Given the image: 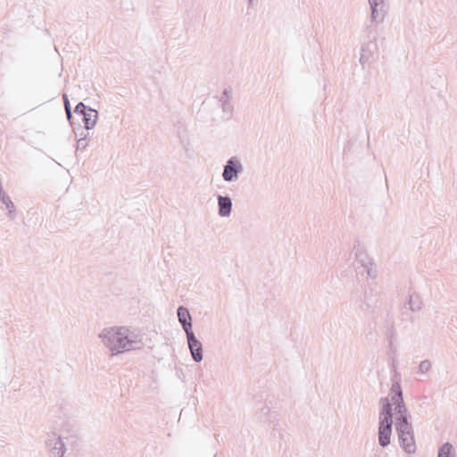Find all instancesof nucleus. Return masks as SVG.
<instances>
[{"label": "nucleus", "instance_id": "nucleus-1", "mask_svg": "<svg viewBox=\"0 0 457 457\" xmlns=\"http://www.w3.org/2000/svg\"><path fill=\"white\" fill-rule=\"evenodd\" d=\"M98 337L103 345L110 350L112 357L144 346L142 335L137 330L127 327L104 328Z\"/></svg>", "mask_w": 457, "mask_h": 457}, {"label": "nucleus", "instance_id": "nucleus-2", "mask_svg": "<svg viewBox=\"0 0 457 457\" xmlns=\"http://www.w3.org/2000/svg\"><path fill=\"white\" fill-rule=\"evenodd\" d=\"M351 301H354L363 313L370 314L378 306L379 294L375 288L369 287L362 296L353 294Z\"/></svg>", "mask_w": 457, "mask_h": 457}, {"label": "nucleus", "instance_id": "nucleus-3", "mask_svg": "<svg viewBox=\"0 0 457 457\" xmlns=\"http://www.w3.org/2000/svg\"><path fill=\"white\" fill-rule=\"evenodd\" d=\"M401 426H395L400 445L407 453H413L416 451V445L412 425L411 423Z\"/></svg>", "mask_w": 457, "mask_h": 457}, {"label": "nucleus", "instance_id": "nucleus-4", "mask_svg": "<svg viewBox=\"0 0 457 457\" xmlns=\"http://www.w3.org/2000/svg\"><path fill=\"white\" fill-rule=\"evenodd\" d=\"M243 170L244 167L239 158L232 156L226 162L223 167L222 178L226 182L237 181Z\"/></svg>", "mask_w": 457, "mask_h": 457}, {"label": "nucleus", "instance_id": "nucleus-5", "mask_svg": "<svg viewBox=\"0 0 457 457\" xmlns=\"http://www.w3.org/2000/svg\"><path fill=\"white\" fill-rule=\"evenodd\" d=\"M186 336H187V345H188V348L190 350L192 359L195 362H200L203 360V345H202V343L196 338V337L193 331H190L189 334L186 335Z\"/></svg>", "mask_w": 457, "mask_h": 457}, {"label": "nucleus", "instance_id": "nucleus-6", "mask_svg": "<svg viewBox=\"0 0 457 457\" xmlns=\"http://www.w3.org/2000/svg\"><path fill=\"white\" fill-rule=\"evenodd\" d=\"M379 405L380 409L378 421L394 424L393 405L389 400V397H382L379 400Z\"/></svg>", "mask_w": 457, "mask_h": 457}, {"label": "nucleus", "instance_id": "nucleus-7", "mask_svg": "<svg viewBox=\"0 0 457 457\" xmlns=\"http://www.w3.org/2000/svg\"><path fill=\"white\" fill-rule=\"evenodd\" d=\"M46 445L54 457H63L65 446L61 436L53 434L46 440Z\"/></svg>", "mask_w": 457, "mask_h": 457}, {"label": "nucleus", "instance_id": "nucleus-8", "mask_svg": "<svg viewBox=\"0 0 457 457\" xmlns=\"http://www.w3.org/2000/svg\"><path fill=\"white\" fill-rule=\"evenodd\" d=\"M371 10V21L375 23L383 22L386 16L385 0H369Z\"/></svg>", "mask_w": 457, "mask_h": 457}, {"label": "nucleus", "instance_id": "nucleus-9", "mask_svg": "<svg viewBox=\"0 0 457 457\" xmlns=\"http://www.w3.org/2000/svg\"><path fill=\"white\" fill-rule=\"evenodd\" d=\"M393 423L378 421V445L385 448L390 445Z\"/></svg>", "mask_w": 457, "mask_h": 457}, {"label": "nucleus", "instance_id": "nucleus-10", "mask_svg": "<svg viewBox=\"0 0 457 457\" xmlns=\"http://www.w3.org/2000/svg\"><path fill=\"white\" fill-rule=\"evenodd\" d=\"M177 315L181 327L183 328L186 335H188L192 330V317L187 310V308L184 306H179L177 309Z\"/></svg>", "mask_w": 457, "mask_h": 457}, {"label": "nucleus", "instance_id": "nucleus-11", "mask_svg": "<svg viewBox=\"0 0 457 457\" xmlns=\"http://www.w3.org/2000/svg\"><path fill=\"white\" fill-rule=\"evenodd\" d=\"M218 213L220 217H228L232 211V200L228 195H218Z\"/></svg>", "mask_w": 457, "mask_h": 457}, {"label": "nucleus", "instance_id": "nucleus-12", "mask_svg": "<svg viewBox=\"0 0 457 457\" xmlns=\"http://www.w3.org/2000/svg\"><path fill=\"white\" fill-rule=\"evenodd\" d=\"M393 406L404 403L402 386L399 381H394L390 388V398Z\"/></svg>", "mask_w": 457, "mask_h": 457}, {"label": "nucleus", "instance_id": "nucleus-13", "mask_svg": "<svg viewBox=\"0 0 457 457\" xmlns=\"http://www.w3.org/2000/svg\"><path fill=\"white\" fill-rule=\"evenodd\" d=\"M395 413L396 415L395 418V426L396 425H403V424H411L410 422V413L409 411L405 405V403L403 404H400L398 406H395L394 408Z\"/></svg>", "mask_w": 457, "mask_h": 457}, {"label": "nucleus", "instance_id": "nucleus-14", "mask_svg": "<svg viewBox=\"0 0 457 457\" xmlns=\"http://www.w3.org/2000/svg\"><path fill=\"white\" fill-rule=\"evenodd\" d=\"M97 120L98 112L96 109H93V112L84 113V115L82 116V121L84 123L85 129H92L96 125Z\"/></svg>", "mask_w": 457, "mask_h": 457}, {"label": "nucleus", "instance_id": "nucleus-15", "mask_svg": "<svg viewBox=\"0 0 457 457\" xmlns=\"http://www.w3.org/2000/svg\"><path fill=\"white\" fill-rule=\"evenodd\" d=\"M453 447L450 443H445L438 450L437 457H454Z\"/></svg>", "mask_w": 457, "mask_h": 457}, {"label": "nucleus", "instance_id": "nucleus-16", "mask_svg": "<svg viewBox=\"0 0 457 457\" xmlns=\"http://www.w3.org/2000/svg\"><path fill=\"white\" fill-rule=\"evenodd\" d=\"M265 422H269L271 425V434L273 436H276L278 433L279 436H282V428L280 427L279 421L277 420V414L269 420H265Z\"/></svg>", "mask_w": 457, "mask_h": 457}, {"label": "nucleus", "instance_id": "nucleus-17", "mask_svg": "<svg viewBox=\"0 0 457 457\" xmlns=\"http://www.w3.org/2000/svg\"><path fill=\"white\" fill-rule=\"evenodd\" d=\"M258 418L261 420L265 421V420H269L276 415L275 412H271L270 407L264 405L262 406L259 411L257 412Z\"/></svg>", "mask_w": 457, "mask_h": 457}, {"label": "nucleus", "instance_id": "nucleus-18", "mask_svg": "<svg viewBox=\"0 0 457 457\" xmlns=\"http://www.w3.org/2000/svg\"><path fill=\"white\" fill-rule=\"evenodd\" d=\"M408 305L412 312L421 309V301L418 295H410Z\"/></svg>", "mask_w": 457, "mask_h": 457}, {"label": "nucleus", "instance_id": "nucleus-19", "mask_svg": "<svg viewBox=\"0 0 457 457\" xmlns=\"http://www.w3.org/2000/svg\"><path fill=\"white\" fill-rule=\"evenodd\" d=\"M219 103L223 112L229 116L233 112V105L230 104L229 99L220 97Z\"/></svg>", "mask_w": 457, "mask_h": 457}, {"label": "nucleus", "instance_id": "nucleus-20", "mask_svg": "<svg viewBox=\"0 0 457 457\" xmlns=\"http://www.w3.org/2000/svg\"><path fill=\"white\" fill-rule=\"evenodd\" d=\"M93 112V108L86 105L84 103L82 102H79L76 106H75V109H74V112L77 114V115H80V116H83L84 113L86 112Z\"/></svg>", "mask_w": 457, "mask_h": 457}, {"label": "nucleus", "instance_id": "nucleus-21", "mask_svg": "<svg viewBox=\"0 0 457 457\" xmlns=\"http://www.w3.org/2000/svg\"><path fill=\"white\" fill-rule=\"evenodd\" d=\"M367 46H362L361 50V56H360V62L361 64H364L365 62H368L370 58L371 57V51L368 49Z\"/></svg>", "mask_w": 457, "mask_h": 457}, {"label": "nucleus", "instance_id": "nucleus-22", "mask_svg": "<svg viewBox=\"0 0 457 457\" xmlns=\"http://www.w3.org/2000/svg\"><path fill=\"white\" fill-rule=\"evenodd\" d=\"M62 98H63V104H64V110H65V113H66V116H67V119L68 120L71 122V119H72V112H71V104H70V101L68 99V96L66 94H63L62 96Z\"/></svg>", "mask_w": 457, "mask_h": 457}, {"label": "nucleus", "instance_id": "nucleus-23", "mask_svg": "<svg viewBox=\"0 0 457 457\" xmlns=\"http://www.w3.org/2000/svg\"><path fill=\"white\" fill-rule=\"evenodd\" d=\"M88 133L77 140V151H82L87 146V137Z\"/></svg>", "mask_w": 457, "mask_h": 457}, {"label": "nucleus", "instance_id": "nucleus-24", "mask_svg": "<svg viewBox=\"0 0 457 457\" xmlns=\"http://www.w3.org/2000/svg\"><path fill=\"white\" fill-rule=\"evenodd\" d=\"M431 362L428 360H424L420 361L419 365V372L420 373H426L431 369Z\"/></svg>", "mask_w": 457, "mask_h": 457}, {"label": "nucleus", "instance_id": "nucleus-25", "mask_svg": "<svg viewBox=\"0 0 457 457\" xmlns=\"http://www.w3.org/2000/svg\"><path fill=\"white\" fill-rule=\"evenodd\" d=\"M357 261L361 264L363 268H366L368 265L371 263L370 259L362 254L357 256Z\"/></svg>", "mask_w": 457, "mask_h": 457}, {"label": "nucleus", "instance_id": "nucleus-26", "mask_svg": "<svg viewBox=\"0 0 457 457\" xmlns=\"http://www.w3.org/2000/svg\"><path fill=\"white\" fill-rule=\"evenodd\" d=\"M364 269L366 270V272L370 278H375L377 277V270L372 267V263Z\"/></svg>", "mask_w": 457, "mask_h": 457}, {"label": "nucleus", "instance_id": "nucleus-27", "mask_svg": "<svg viewBox=\"0 0 457 457\" xmlns=\"http://www.w3.org/2000/svg\"><path fill=\"white\" fill-rule=\"evenodd\" d=\"M220 97L229 99L230 98V90L228 88H225L224 91L222 92V95Z\"/></svg>", "mask_w": 457, "mask_h": 457}, {"label": "nucleus", "instance_id": "nucleus-28", "mask_svg": "<svg viewBox=\"0 0 457 457\" xmlns=\"http://www.w3.org/2000/svg\"><path fill=\"white\" fill-rule=\"evenodd\" d=\"M178 136L180 138L181 142H184L186 136L180 131L178 132Z\"/></svg>", "mask_w": 457, "mask_h": 457}]
</instances>
